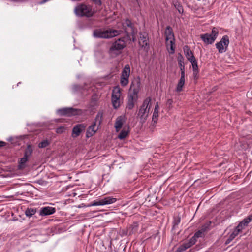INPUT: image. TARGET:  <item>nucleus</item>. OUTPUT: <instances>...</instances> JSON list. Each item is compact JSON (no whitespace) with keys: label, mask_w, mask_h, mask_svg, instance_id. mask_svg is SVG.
<instances>
[{"label":"nucleus","mask_w":252,"mask_h":252,"mask_svg":"<svg viewBox=\"0 0 252 252\" xmlns=\"http://www.w3.org/2000/svg\"><path fill=\"white\" fill-rule=\"evenodd\" d=\"M86 128V125L84 124H77L75 125L72 131L71 136L73 138H76L80 133L85 130Z\"/></svg>","instance_id":"nucleus-16"},{"label":"nucleus","mask_w":252,"mask_h":252,"mask_svg":"<svg viewBox=\"0 0 252 252\" xmlns=\"http://www.w3.org/2000/svg\"><path fill=\"white\" fill-rule=\"evenodd\" d=\"M123 125V118L122 116L118 117L115 123V127L117 131H118L122 127Z\"/></svg>","instance_id":"nucleus-23"},{"label":"nucleus","mask_w":252,"mask_h":252,"mask_svg":"<svg viewBox=\"0 0 252 252\" xmlns=\"http://www.w3.org/2000/svg\"><path fill=\"white\" fill-rule=\"evenodd\" d=\"M93 2H94L96 5L100 6L102 4V2L101 0H91Z\"/></svg>","instance_id":"nucleus-39"},{"label":"nucleus","mask_w":252,"mask_h":252,"mask_svg":"<svg viewBox=\"0 0 252 252\" xmlns=\"http://www.w3.org/2000/svg\"><path fill=\"white\" fill-rule=\"evenodd\" d=\"M185 84V80L184 79H179V81L178 83L177 86L176 87V91L178 92H180L182 91L183 87Z\"/></svg>","instance_id":"nucleus-29"},{"label":"nucleus","mask_w":252,"mask_h":252,"mask_svg":"<svg viewBox=\"0 0 252 252\" xmlns=\"http://www.w3.org/2000/svg\"><path fill=\"white\" fill-rule=\"evenodd\" d=\"M26 252H32L31 251H26Z\"/></svg>","instance_id":"nucleus-46"},{"label":"nucleus","mask_w":252,"mask_h":252,"mask_svg":"<svg viewBox=\"0 0 252 252\" xmlns=\"http://www.w3.org/2000/svg\"><path fill=\"white\" fill-rule=\"evenodd\" d=\"M229 44V37L227 35H224L220 41L216 44V47L219 53H223L227 50Z\"/></svg>","instance_id":"nucleus-9"},{"label":"nucleus","mask_w":252,"mask_h":252,"mask_svg":"<svg viewBox=\"0 0 252 252\" xmlns=\"http://www.w3.org/2000/svg\"><path fill=\"white\" fill-rule=\"evenodd\" d=\"M190 62L191 63V65L192 66L193 71H196V70H198V63L195 58L190 61Z\"/></svg>","instance_id":"nucleus-30"},{"label":"nucleus","mask_w":252,"mask_h":252,"mask_svg":"<svg viewBox=\"0 0 252 252\" xmlns=\"http://www.w3.org/2000/svg\"><path fill=\"white\" fill-rule=\"evenodd\" d=\"M128 132L126 130L123 129L118 135V138L120 139H123L125 138L128 135Z\"/></svg>","instance_id":"nucleus-33"},{"label":"nucleus","mask_w":252,"mask_h":252,"mask_svg":"<svg viewBox=\"0 0 252 252\" xmlns=\"http://www.w3.org/2000/svg\"><path fill=\"white\" fill-rule=\"evenodd\" d=\"M130 68L128 64L125 66L122 70L120 77V84L121 86H126L129 82V77L130 75Z\"/></svg>","instance_id":"nucleus-11"},{"label":"nucleus","mask_w":252,"mask_h":252,"mask_svg":"<svg viewBox=\"0 0 252 252\" xmlns=\"http://www.w3.org/2000/svg\"><path fill=\"white\" fill-rule=\"evenodd\" d=\"M64 127L61 126L57 128L56 132L59 134H61L64 131Z\"/></svg>","instance_id":"nucleus-38"},{"label":"nucleus","mask_w":252,"mask_h":252,"mask_svg":"<svg viewBox=\"0 0 252 252\" xmlns=\"http://www.w3.org/2000/svg\"><path fill=\"white\" fill-rule=\"evenodd\" d=\"M172 102V101L171 100H168V102H169V103H171Z\"/></svg>","instance_id":"nucleus-45"},{"label":"nucleus","mask_w":252,"mask_h":252,"mask_svg":"<svg viewBox=\"0 0 252 252\" xmlns=\"http://www.w3.org/2000/svg\"><path fill=\"white\" fill-rule=\"evenodd\" d=\"M56 212V209L54 207L47 206L42 207L40 210L39 215L42 216L50 215L53 214Z\"/></svg>","instance_id":"nucleus-18"},{"label":"nucleus","mask_w":252,"mask_h":252,"mask_svg":"<svg viewBox=\"0 0 252 252\" xmlns=\"http://www.w3.org/2000/svg\"><path fill=\"white\" fill-rule=\"evenodd\" d=\"M151 98L149 97L146 98L143 101L142 105L141 106L138 116L140 119L143 121H145L148 116L151 105Z\"/></svg>","instance_id":"nucleus-5"},{"label":"nucleus","mask_w":252,"mask_h":252,"mask_svg":"<svg viewBox=\"0 0 252 252\" xmlns=\"http://www.w3.org/2000/svg\"><path fill=\"white\" fill-rule=\"evenodd\" d=\"M180 222V218L177 217L174 219L173 224L174 226L178 225Z\"/></svg>","instance_id":"nucleus-37"},{"label":"nucleus","mask_w":252,"mask_h":252,"mask_svg":"<svg viewBox=\"0 0 252 252\" xmlns=\"http://www.w3.org/2000/svg\"><path fill=\"white\" fill-rule=\"evenodd\" d=\"M121 31L109 29L106 30L102 29H95L93 32V35L94 37L99 38L108 39L114 37L121 34Z\"/></svg>","instance_id":"nucleus-2"},{"label":"nucleus","mask_w":252,"mask_h":252,"mask_svg":"<svg viewBox=\"0 0 252 252\" xmlns=\"http://www.w3.org/2000/svg\"><path fill=\"white\" fill-rule=\"evenodd\" d=\"M123 28L128 37L130 35L134 36L137 32L136 29L134 28L131 21L128 19H126L123 23Z\"/></svg>","instance_id":"nucleus-10"},{"label":"nucleus","mask_w":252,"mask_h":252,"mask_svg":"<svg viewBox=\"0 0 252 252\" xmlns=\"http://www.w3.org/2000/svg\"><path fill=\"white\" fill-rule=\"evenodd\" d=\"M32 152L33 149L32 146L29 145L25 151L24 156L28 158L32 155Z\"/></svg>","instance_id":"nucleus-26"},{"label":"nucleus","mask_w":252,"mask_h":252,"mask_svg":"<svg viewBox=\"0 0 252 252\" xmlns=\"http://www.w3.org/2000/svg\"><path fill=\"white\" fill-rule=\"evenodd\" d=\"M6 143L2 141H0V148L5 146Z\"/></svg>","instance_id":"nucleus-43"},{"label":"nucleus","mask_w":252,"mask_h":252,"mask_svg":"<svg viewBox=\"0 0 252 252\" xmlns=\"http://www.w3.org/2000/svg\"><path fill=\"white\" fill-rule=\"evenodd\" d=\"M117 199L111 196H107L100 199L94 200L92 202L90 206H100L111 204L115 203Z\"/></svg>","instance_id":"nucleus-12"},{"label":"nucleus","mask_w":252,"mask_h":252,"mask_svg":"<svg viewBox=\"0 0 252 252\" xmlns=\"http://www.w3.org/2000/svg\"><path fill=\"white\" fill-rule=\"evenodd\" d=\"M183 51L187 59L189 61L195 58L193 54V52L191 51L190 48L188 46H184L183 47Z\"/></svg>","instance_id":"nucleus-21"},{"label":"nucleus","mask_w":252,"mask_h":252,"mask_svg":"<svg viewBox=\"0 0 252 252\" xmlns=\"http://www.w3.org/2000/svg\"><path fill=\"white\" fill-rule=\"evenodd\" d=\"M138 95H133L130 94H128V100L126 108L131 110L134 106L135 103L137 101Z\"/></svg>","instance_id":"nucleus-20"},{"label":"nucleus","mask_w":252,"mask_h":252,"mask_svg":"<svg viewBox=\"0 0 252 252\" xmlns=\"http://www.w3.org/2000/svg\"><path fill=\"white\" fill-rule=\"evenodd\" d=\"M166 45L170 54H173L175 52V38L173 30L170 26L166 27L165 30Z\"/></svg>","instance_id":"nucleus-3"},{"label":"nucleus","mask_w":252,"mask_h":252,"mask_svg":"<svg viewBox=\"0 0 252 252\" xmlns=\"http://www.w3.org/2000/svg\"><path fill=\"white\" fill-rule=\"evenodd\" d=\"M173 4L175 8L178 10L180 14L183 13L184 10L182 5L178 2L177 0H173Z\"/></svg>","instance_id":"nucleus-25"},{"label":"nucleus","mask_w":252,"mask_h":252,"mask_svg":"<svg viewBox=\"0 0 252 252\" xmlns=\"http://www.w3.org/2000/svg\"><path fill=\"white\" fill-rule=\"evenodd\" d=\"M158 110H159L158 103V102H157V103L155 106L154 112L158 113Z\"/></svg>","instance_id":"nucleus-41"},{"label":"nucleus","mask_w":252,"mask_h":252,"mask_svg":"<svg viewBox=\"0 0 252 252\" xmlns=\"http://www.w3.org/2000/svg\"><path fill=\"white\" fill-rule=\"evenodd\" d=\"M36 212V209L32 208H28L25 211V215L26 216L31 217L34 215Z\"/></svg>","instance_id":"nucleus-27"},{"label":"nucleus","mask_w":252,"mask_h":252,"mask_svg":"<svg viewBox=\"0 0 252 252\" xmlns=\"http://www.w3.org/2000/svg\"><path fill=\"white\" fill-rule=\"evenodd\" d=\"M140 86V81L139 80L135 79L133 81L130 85L129 92L128 94L138 95Z\"/></svg>","instance_id":"nucleus-14"},{"label":"nucleus","mask_w":252,"mask_h":252,"mask_svg":"<svg viewBox=\"0 0 252 252\" xmlns=\"http://www.w3.org/2000/svg\"><path fill=\"white\" fill-rule=\"evenodd\" d=\"M204 235H205L204 233L202 232L199 229L195 233V234H194V236L192 237L195 238V239H196L197 240V239L198 238H203L204 236Z\"/></svg>","instance_id":"nucleus-31"},{"label":"nucleus","mask_w":252,"mask_h":252,"mask_svg":"<svg viewBox=\"0 0 252 252\" xmlns=\"http://www.w3.org/2000/svg\"><path fill=\"white\" fill-rule=\"evenodd\" d=\"M198 70H196V71H193V74L194 77L196 79L198 78Z\"/></svg>","instance_id":"nucleus-42"},{"label":"nucleus","mask_w":252,"mask_h":252,"mask_svg":"<svg viewBox=\"0 0 252 252\" xmlns=\"http://www.w3.org/2000/svg\"><path fill=\"white\" fill-rule=\"evenodd\" d=\"M103 113L102 112H101V111L99 112L97 114L96 117L95 118L94 122H96V124H97V123H98V126H99L102 123V119H103Z\"/></svg>","instance_id":"nucleus-28"},{"label":"nucleus","mask_w":252,"mask_h":252,"mask_svg":"<svg viewBox=\"0 0 252 252\" xmlns=\"http://www.w3.org/2000/svg\"><path fill=\"white\" fill-rule=\"evenodd\" d=\"M49 144V142L47 140H44L38 144V147L40 148H43L46 147Z\"/></svg>","instance_id":"nucleus-34"},{"label":"nucleus","mask_w":252,"mask_h":252,"mask_svg":"<svg viewBox=\"0 0 252 252\" xmlns=\"http://www.w3.org/2000/svg\"><path fill=\"white\" fill-rule=\"evenodd\" d=\"M126 46V38H119L112 44L108 51L109 54L112 58L116 57L122 53V50Z\"/></svg>","instance_id":"nucleus-1"},{"label":"nucleus","mask_w":252,"mask_h":252,"mask_svg":"<svg viewBox=\"0 0 252 252\" xmlns=\"http://www.w3.org/2000/svg\"><path fill=\"white\" fill-rule=\"evenodd\" d=\"M140 37H139V44L141 46L142 48H149V36L148 33L146 32H140L139 33Z\"/></svg>","instance_id":"nucleus-15"},{"label":"nucleus","mask_w":252,"mask_h":252,"mask_svg":"<svg viewBox=\"0 0 252 252\" xmlns=\"http://www.w3.org/2000/svg\"><path fill=\"white\" fill-rule=\"evenodd\" d=\"M178 65L180 68V70H184V63L183 61L179 60L178 62Z\"/></svg>","instance_id":"nucleus-36"},{"label":"nucleus","mask_w":252,"mask_h":252,"mask_svg":"<svg viewBox=\"0 0 252 252\" xmlns=\"http://www.w3.org/2000/svg\"><path fill=\"white\" fill-rule=\"evenodd\" d=\"M196 242V240L192 237L187 242L184 243L180 245L176 250L175 252H183L187 249L190 248Z\"/></svg>","instance_id":"nucleus-13"},{"label":"nucleus","mask_w":252,"mask_h":252,"mask_svg":"<svg viewBox=\"0 0 252 252\" xmlns=\"http://www.w3.org/2000/svg\"><path fill=\"white\" fill-rule=\"evenodd\" d=\"M96 122H94L91 126H90L87 129L86 137L90 138L93 136L98 129L99 126H96Z\"/></svg>","instance_id":"nucleus-17"},{"label":"nucleus","mask_w":252,"mask_h":252,"mask_svg":"<svg viewBox=\"0 0 252 252\" xmlns=\"http://www.w3.org/2000/svg\"><path fill=\"white\" fill-rule=\"evenodd\" d=\"M240 229H237L236 227L233 232L229 235L228 238L226 240L225 244H229L240 233Z\"/></svg>","instance_id":"nucleus-22"},{"label":"nucleus","mask_w":252,"mask_h":252,"mask_svg":"<svg viewBox=\"0 0 252 252\" xmlns=\"http://www.w3.org/2000/svg\"><path fill=\"white\" fill-rule=\"evenodd\" d=\"M210 224H211V221H209L208 222L205 223L201 226L200 230L202 232H203V233H205V232H206L209 229Z\"/></svg>","instance_id":"nucleus-32"},{"label":"nucleus","mask_w":252,"mask_h":252,"mask_svg":"<svg viewBox=\"0 0 252 252\" xmlns=\"http://www.w3.org/2000/svg\"><path fill=\"white\" fill-rule=\"evenodd\" d=\"M28 158L25 157H23L20 158V160L18 161V168L19 169H23L26 167V163L28 161Z\"/></svg>","instance_id":"nucleus-24"},{"label":"nucleus","mask_w":252,"mask_h":252,"mask_svg":"<svg viewBox=\"0 0 252 252\" xmlns=\"http://www.w3.org/2000/svg\"><path fill=\"white\" fill-rule=\"evenodd\" d=\"M75 14L79 17H92L94 13L91 6L85 4H79L74 8Z\"/></svg>","instance_id":"nucleus-4"},{"label":"nucleus","mask_w":252,"mask_h":252,"mask_svg":"<svg viewBox=\"0 0 252 252\" xmlns=\"http://www.w3.org/2000/svg\"><path fill=\"white\" fill-rule=\"evenodd\" d=\"M219 34L217 28L214 27L211 33H205L200 35V38L206 44H211L215 41Z\"/></svg>","instance_id":"nucleus-8"},{"label":"nucleus","mask_w":252,"mask_h":252,"mask_svg":"<svg viewBox=\"0 0 252 252\" xmlns=\"http://www.w3.org/2000/svg\"><path fill=\"white\" fill-rule=\"evenodd\" d=\"M81 109L73 108L72 107H65L59 109L57 110V113L60 116L71 117L81 114Z\"/></svg>","instance_id":"nucleus-6"},{"label":"nucleus","mask_w":252,"mask_h":252,"mask_svg":"<svg viewBox=\"0 0 252 252\" xmlns=\"http://www.w3.org/2000/svg\"><path fill=\"white\" fill-rule=\"evenodd\" d=\"M158 117V113L153 112L152 116V122L153 123V126L157 122Z\"/></svg>","instance_id":"nucleus-35"},{"label":"nucleus","mask_w":252,"mask_h":252,"mask_svg":"<svg viewBox=\"0 0 252 252\" xmlns=\"http://www.w3.org/2000/svg\"><path fill=\"white\" fill-rule=\"evenodd\" d=\"M181 70V77L180 79L185 80V69L184 70Z\"/></svg>","instance_id":"nucleus-40"},{"label":"nucleus","mask_w":252,"mask_h":252,"mask_svg":"<svg viewBox=\"0 0 252 252\" xmlns=\"http://www.w3.org/2000/svg\"><path fill=\"white\" fill-rule=\"evenodd\" d=\"M183 57L180 54V56L178 57V62H179V60L183 61Z\"/></svg>","instance_id":"nucleus-44"},{"label":"nucleus","mask_w":252,"mask_h":252,"mask_svg":"<svg viewBox=\"0 0 252 252\" xmlns=\"http://www.w3.org/2000/svg\"><path fill=\"white\" fill-rule=\"evenodd\" d=\"M19 84H20V82H19V83L17 84V86H18Z\"/></svg>","instance_id":"nucleus-47"},{"label":"nucleus","mask_w":252,"mask_h":252,"mask_svg":"<svg viewBox=\"0 0 252 252\" xmlns=\"http://www.w3.org/2000/svg\"><path fill=\"white\" fill-rule=\"evenodd\" d=\"M121 96V89L119 86L114 87L112 90L111 101L114 109H117L120 106Z\"/></svg>","instance_id":"nucleus-7"},{"label":"nucleus","mask_w":252,"mask_h":252,"mask_svg":"<svg viewBox=\"0 0 252 252\" xmlns=\"http://www.w3.org/2000/svg\"><path fill=\"white\" fill-rule=\"evenodd\" d=\"M252 221V215H250L247 218H245L236 227L237 229H240V232H241L245 227L248 225L249 222Z\"/></svg>","instance_id":"nucleus-19"}]
</instances>
